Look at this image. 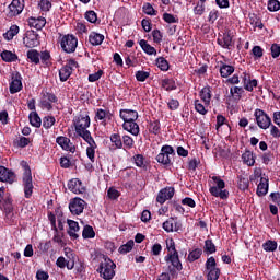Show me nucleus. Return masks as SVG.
Masks as SVG:
<instances>
[{"mask_svg": "<svg viewBox=\"0 0 280 280\" xmlns=\"http://www.w3.org/2000/svg\"><path fill=\"white\" fill-rule=\"evenodd\" d=\"M164 261L167 265V272L172 279L178 278V272L183 271V261H180L179 254L166 255Z\"/></svg>", "mask_w": 280, "mask_h": 280, "instance_id": "nucleus-1", "label": "nucleus"}, {"mask_svg": "<svg viewBox=\"0 0 280 280\" xmlns=\"http://www.w3.org/2000/svg\"><path fill=\"white\" fill-rule=\"evenodd\" d=\"M172 156H176V151L174 150V147L164 144L161 148L160 153L156 155L155 160L160 165H164V167H170L173 165L172 163Z\"/></svg>", "mask_w": 280, "mask_h": 280, "instance_id": "nucleus-2", "label": "nucleus"}, {"mask_svg": "<svg viewBox=\"0 0 280 280\" xmlns=\"http://www.w3.org/2000/svg\"><path fill=\"white\" fill-rule=\"evenodd\" d=\"M72 124L78 137H80V135L89 132L88 128H91V116L89 114H79L73 118Z\"/></svg>", "mask_w": 280, "mask_h": 280, "instance_id": "nucleus-3", "label": "nucleus"}, {"mask_svg": "<svg viewBox=\"0 0 280 280\" xmlns=\"http://www.w3.org/2000/svg\"><path fill=\"white\" fill-rule=\"evenodd\" d=\"M115 268H117V265L110 258L106 257L100 264L97 272H100L102 279L110 280L115 278Z\"/></svg>", "mask_w": 280, "mask_h": 280, "instance_id": "nucleus-4", "label": "nucleus"}, {"mask_svg": "<svg viewBox=\"0 0 280 280\" xmlns=\"http://www.w3.org/2000/svg\"><path fill=\"white\" fill-rule=\"evenodd\" d=\"M60 47L66 54H75V49H78V37L73 34L63 35L60 39Z\"/></svg>", "mask_w": 280, "mask_h": 280, "instance_id": "nucleus-5", "label": "nucleus"}, {"mask_svg": "<svg viewBox=\"0 0 280 280\" xmlns=\"http://www.w3.org/2000/svg\"><path fill=\"white\" fill-rule=\"evenodd\" d=\"M78 67H80V65L78 61H75V59H68L66 65L59 70L60 82H67Z\"/></svg>", "mask_w": 280, "mask_h": 280, "instance_id": "nucleus-6", "label": "nucleus"}, {"mask_svg": "<svg viewBox=\"0 0 280 280\" xmlns=\"http://www.w3.org/2000/svg\"><path fill=\"white\" fill-rule=\"evenodd\" d=\"M254 117L256 119L258 128H260L261 130H268V128L272 126V118H270V116L265 113L264 109H255Z\"/></svg>", "mask_w": 280, "mask_h": 280, "instance_id": "nucleus-7", "label": "nucleus"}, {"mask_svg": "<svg viewBox=\"0 0 280 280\" xmlns=\"http://www.w3.org/2000/svg\"><path fill=\"white\" fill-rule=\"evenodd\" d=\"M39 106L43 110H54V104H58V96L54 92H43Z\"/></svg>", "mask_w": 280, "mask_h": 280, "instance_id": "nucleus-8", "label": "nucleus"}, {"mask_svg": "<svg viewBox=\"0 0 280 280\" xmlns=\"http://www.w3.org/2000/svg\"><path fill=\"white\" fill-rule=\"evenodd\" d=\"M218 262L213 256L209 257L206 261V270H209L206 279L207 280H219L220 279V268L215 267Z\"/></svg>", "mask_w": 280, "mask_h": 280, "instance_id": "nucleus-9", "label": "nucleus"}, {"mask_svg": "<svg viewBox=\"0 0 280 280\" xmlns=\"http://www.w3.org/2000/svg\"><path fill=\"white\" fill-rule=\"evenodd\" d=\"M7 19H14L25 10V0H12L8 7Z\"/></svg>", "mask_w": 280, "mask_h": 280, "instance_id": "nucleus-10", "label": "nucleus"}, {"mask_svg": "<svg viewBox=\"0 0 280 280\" xmlns=\"http://www.w3.org/2000/svg\"><path fill=\"white\" fill-rule=\"evenodd\" d=\"M9 91L11 95H14V93H20V91H23V77L19 71L12 72Z\"/></svg>", "mask_w": 280, "mask_h": 280, "instance_id": "nucleus-11", "label": "nucleus"}, {"mask_svg": "<svg viewBox=\"0 0 280 280\" xmlns=\"http://www.w3.org/2000/svg\"><path fill=\"white\" fill-rule=\"evenodd\" d=\"M86 205V201L80 197H75L70 200L69 202V211L72 213V215H81V213H84V206Z\"/></svg>", "mask_w": 280, "mask_h": 280, "instance_id": "nucleus-12", "label": "nucleus"}, {"mask_svg": "<svg viewBox=\"0 0 280 280\" xmlns=\"http://www.w3.org/2000/svg\"><path fill=\"white\" fill-rule=\"evenodd\" d=\"M112 119L113 113H110V109H95L94 121L100 122L101 126H108V121H110Z\"/></svg>", "mask_w": 280, "mask_h": 280, "instance_id": "nucleus-13", "label": "nucleus"}, {"mask_svg": "<svg viewBox=\"0 0 280 280\" xmlns=\"http://www.w3.org/2000/svg\"><path fill=\"white\" fill-rule=\"evenodd\" d=\"M174 194H176L174 187L166 186L158 192L156 202H159V205H165L167 200H172L174 198Z\"/></svg>", "mask_w": 280, "mask_h": 280, "instance_id": "nucleus-14", "label": "nucleus"}, {"mask_svg": "<svg viewBox=\"0 0 280 280\" xmlns=\"http://www.w3.org/2000/svg\"><path fill=\"white\" fill-rule=\"evenodd\" d=\"M0 183L14 185V183H16V173L3 165H0Z\"/></svg>", "mask_w": 280, "mask_h": 280, "instance_id": "nucleus-15", "label": "nucleus"}, {"mask_svg": "<svg viewBox=\"0 0 280 280\" xmlns=\"http://www.w3.org/2000/svg\"><path fill=\"white\" fill-rule=\"evenodd\" d=\"M217 44L222 47V49H231L234 45L233 33H231V31H225L223 34H219Z\"/></svg>", "mask_w": 280, "mask_h": 280, "instance_id": "nucleus-16", "label": "nucleus"}, {"mask_svg": "<svg viewBox=\"0 0 280 280\" xmlns=\"http://www.w3.org/2000/svg\"><path fill=\"white\" fill-rule=\"evenodd\" d=\"M56 143L60 145L61 150H65L66 152H71V154H75V147L73 145V142H71V139H69L68 137H57Z\"/></svg>", "mask_w": 280, "mask_h": 280, "instance_id": "nucleus-17", "label": "nucleus"}, {"mask_svg": "<svg viewBox=\"0 0 280 280\" xmlns=\"http://www.w3.org/2000/svg\"><path fill=\"white\" fill-rule=\"evenodd\" d=\"M23 45L27 47V49H34V47H38V45H40V42L38 40V34H36L34 31L27 33L23 38Z\"/></svg>", "mask_w": 280, "mask_h": 280, "instance_id": "nucleus-18", "label": "nucleus"}, {"mask_svg": "<svg viewBox=\"0 0 280 280\" xmlns=\"http://www.w3.org/2000/svg\"><path fill=\"white\" fill-rule=\"evenodd\" d=\"M68 189L72 191V194H84L86 191V187L82 185V180L79 178H72L68 182Z\"/></svg>", "mask_w": 280, "mask_h": 280, "instance_id": "nucleus-19", "label": "nucleus"}, {"mask_svg": "<svg viewBox=\"0 0 280 280\" xmlns=\"http://www.w3.org/2000/svg\"><path fill=\"white\" fill-rule=\"evenodd\" d=\"M119 117L122 119L124 124L137 121V119H139V113L133 109H120Z\"/></svg>", "mask_w": 280, "mask_h": 280, "instance_id": "nucleus-20", "label": "nucleus"}, {"mask_svg": "<svg viewBox=\"0 0 280 280\" xmlns=\"http://www.w3.org/2000/svg\"><path fill=\"white\" fill-rule=\"evenodd\" d=\"M270 179L268 177H261L259 184L257 185L256 194L259 198H264L268 194L270 187Z\"/></svg>", "mask_w": 280, "mask_h": 280, "instance_id": "nucleus-21", "label": "nucleus"}, {"mask_svg": "<svg viewBox=\"0 0 280 280\" xmlns=\"http://www.w3.org/2000/svg\"><path fill=\"white\" fill-rule=\"evenodd\" d=\"M22 185L24 189V197L32 198L34 194V182L32 177L22 178Z\"/></svg>", "mask_w": 280, "mask_h": 280, "instance_id": "nucleus-22", "label": "nucleus"}, {"mask_svg": "<svg viewBox=\"0 0 280 280\" xmlns=\"http://www.w3.org/2000/svg\"><path fill=\"white\" fill-rule=\"evenodd\" d=\"M28 25L30 27H34L35 30H43L45 25H47V19L40 16V18H30L28 19Z\"/></svg>", "mask_w": 280, "mask_h": 280, "instance_id": "nucleus-23", "label": "nucleus"}, {"mask_svg": "<svg viewBox=\"0 0 280 280\" xmlns=\"http://www.w3.org/2000/svg\"><path fill=\"white\" fill-rule=\"evenodd\" d=\"M68 235L71 237V240H78V231H80V224L77 221L68 219Z\"/></svg>", "mask_w": 280, "mask_h": 280, "instance_id": "nucleus-24", "label": "nucleus"}, {"mask_svg": "<svg viewBox=\"0 0 280 280\" xmlns=\"http://www.w3.org/2000/svg\"><path fill=\"white\" fill-rule=\"evenodd\" d=\"M243 84H244L245 91L253 93V89L257 88L258 82H257V79L250 80V75L244 73Z\"/></svg>", "mask_w": 280, "mask_h": 280, "instance_id": "nucleus-25", "label": "nucleus"}, {"mask_svg": "<svg viewBox=\"0 0 280 280\" xmlns=\"http://www.w3.org/2000/svg\"><path fill=\"white\" fill-rule=\"evenodd\" d=\"M122 128L127 132H130V135H133V137H138L140 132L139 124H137V121L124 122Z\"/></svg>", "mask_w": 280, "mask_h": 280, "instance_id": "nucleus-26", "label": "nucleus"}, {"mask_svg": "<svg viewBox=\"0 0 280 280\" xmlns=\"http://www.w3.org/2000/svg\"><path fill=\"white\" fill-rule=\"evenodd\" d=\"M89 43L93 47H97L104 43V35L97 33V32H91L89 35Z\"/></svg>", "mask_w": 280, "mask_h": 280, "instance_id": "nucleus-27", "label": "nucleus"}, {"mask_svg": "<svg viewBox=\"0 0 280 280\" xmlns=\"http://www.w3.org/2000/svg\"><path fill=\"white\" fill-rule=\"evenodd\" d=\"M199 96L202 100V102L205 103V106H209V104H211V86L207 85L205 86L200 92H199Z\"/></svg>", "mask_w": 280, "mask_h": 280, "instance_id": "nucleus-28", "label": "nucleus"}, {"mask_svg": "<svg viewBox=\"0 0 280 280\" xmlns=\"http://www.w3.org/2000/svg\"><path fill=\"white\" fill-rule=\"evenodd\" d=\"M139 45L141 47L142 51H144V54H147L148 56H156V48H154V46L150 45L148 43V40L141 39L139 42Z\"/></svg>", "mask_w": 280, "mask_h": 280, "instance_id": "nucleus-29", "label": "nucleus"}, {"mask_svg": "<svg viewBox=\"0 0 280 280\" xmlns=\"http://www.w3.org/2000/svg\"><path fill=\"white\" fill-rule=\"evenodd\" d=\"M233 73H235V67L231 65H226L221 61V65H220L221 78H229V75H233Z\"/></svg>", "mask_w": 280, "mask_h": 280, "instance_id": "nucleus-30", "label": "nucleus"}, {"mask_svg": "<svg viewBox=\"0 0 280 280\" xmlns=\"http://www.w3.org/2000/svg\"><path fill=\"white\" fill-rule=\"evenodd\" d=\"M28 120L33 128H40V126H43V119L37 112H31L28 115Z\"/></svg>", "mask_w": 280, "mask_h": 280, "instance_id": "nucleus-31", "label": "nucleus"}, {"mask_svg": "<svg viewBox=\"0 0 280 280\" xmlns=\"http://www.w3.org/2000/svg\"><path fill=\"white\" fill-rule=\"evenodd\" d=\"M242 160L245 165H248V167H253V165H255V154L250 150H246L242 154Z\"/></svg>", "mask_w": 280, "mask_h": 280, "instance_id": "nucleus-32", "label": "nucleus"}, {"mask_svg": "<svg viewBox=\"0 0 280 280\" xmlns=\"http://www.w3.org/2000/svg\"><path fill=\"white\" fill-rule=\"evenodd\" d=\"M211 196H214V198H221V200H228L229 199V190L221 189L218 190L215 187H210L209 189Z\"/></svg>", "mask_w": 280, "mask_h": 280, "instance_id": "nucleus-33", "label": "nucleus"}, {"mask_svg": "<svg viewBox=\"0 0 280 280\" xmlns=\"http://www.w3.org/2000/svg\"><path fill=\"white\" fill-rule=\"evenodd\" d=\"M26 57L33 65H40V52L36 49H30L26 52Z\"/></svg>", "mask_w": 280, "mask_h": 280, "instance_id": "nucleus-34", "label": "nucleus"}, {"mask_svg": "<svg viewBox=\"0 0 280 280\" xmlns=\"http://www.w3.org/2000/svg\"><path fill=\"white\" fill-rule=\"evenodd\" d=\"M161 86L164 89V91H176V81L174 79H162Z\"/></svg>", "mask_w": 280, "mask_h": 280, "instance_id": "nucleus-35", "label": "nucleus"}, {"mask_svg": "<svg viewBox=\"0 0 280 280\" xmlns=\"http://www.w3.org/2000/svg\"><path fill=\"white\" fill-rule=\"evenodd\" d=\"M0 56L3 62H16L19 60V56L10 50H3Z\"/></svg>", "mask_w": 280, "mask_h": 280, "instance_id": "nucleus-36", "label": "nucleus"}, {"mask_svg": "<svg viewBox=\"0 0 280 280\" xmlns=\"http://www.w3.org/2000/svg\"><path fill=\"white\" fill-rule=\"evenodd\" d=\"M200 257H202V248H195L189 250L187 261H189V264H194V261H198Z\"/></svg>", "mask_w": 280, "mask_h": 280, "instance_id": "nucleus-37", "label": "nucleus"}, {"mask_svg": "<svg viewBox=\"0 0 280 280\" xmlns=\"http://www.w3.org/2000/svg\"><path fill=\"white\" fill-rule=\"evenodd\" d=\"M218 252V247H215V244L212 240H206L205 246H203V253L205 255H213Z\"/></svg>", "mask_w": 280, "mask_h": 280, "instance_id": "nucleus-38", "label": "nucleus"}, {"mask_svg": "<svg viewBox=\"0 0 280 280\" xmlns=\"http://www.w3.org/2000/svg\"><path fill=\"white\" fill-rule=\"evenodd\" d=\"M149 132L150 135H161V120L155 119L149 122Z\"/></svg>", "mask_w": 280, "mask_h": 280, "instance_id": "nucleus-39", "label": "nucleus"}, {"mask_svg": "<svg viewBox=\"0 0 280 280\" xmlns=\"http://www.w3.org/2000/svg\"><path fill=\"white\" fill-rule=\"evenodd\" d=\"M112 143L115 145L116 150H121L124 148V138L119 133H112L109 137Z\"/></svg>", "mask_w": 280, "mask_h": 280, "instance_id": "nucleus-40", "label": "nucleus"}, {"mask_svg": "<svg viewBox=\"0 0 280 280\" xmlns=\"http://www.w3.org/2000/svg\"><path fill=\"white\" fill-rule=\"evenodd\" d=\"M176 224L177 223L174 221V218H170L163 223L162 226L166 233H174V231H178Z\"/></svg>", "mask_w": 280, "mask_h": 280, "instance_id": "nucleus-41", "label": "nucleus"}, {"mask_svg": "<svg viewBox=\"0 0 280 280\" xmlns=\"http://www.w3.org/2000/svg\"><path fill=\"white\" fill-rule=\"evenodd\" d=\"M249 23L254 27H258V30H264V23H261V19L255 14V13H249L248 14Z\"/></svg>", "mask_w": 280, "mask_h": 280, "instance_id": "nucleus-42", "label": "nucleus"}, {"mask_svg": "<svg viewBox=\"0 0 280 280\" xmlns=\"http://www.w3.org/2000/svg\"><path fill=\"white\" fill-rule=\"evenodd\" d=\"M79 137L86 141L89 145L88 148H97V142H95V139H93V136H91V131H85L81 133Z\"/></svg>", "mask_w": 280, "mask_h": 280, "instance_id": "nucleus-43", "label": "nucleus"}, {"mask_svg": "<svg viewBox=\"0 0 280 280\" xmlns=\"http://www.w3.org/2000/svg\"><path fill=\"white\" fill-rule=\"evenodd\" d=\"M20 28L19 25H12L10 27V30H8L4 34H3V38L5 40H12L14 38V36H16V34H19Z\"/></svg>", "mask_w": 280, "mask_h": 280, "instance_id": "nucleus-44", "label": "nucleus"}, {"mask_svg": "<svg viewBox=\"0 0 280 280\" xmlns=\"http://www.w3.org/2000/svg\"><path fill=\"white\" fill-rule=\"evenodd\" d=\"M166 255H178V249H176V242H174V238L166 240Z\"/></svg>", "mask_w": 280, "mask_h": 280, "instance_id": "nucleus-45", "label": "nucleus"}, {"mask_svg": "<svg viewBox=\"0 0 280 280\" xmlns=\"http://www.w3.org/2000/svg\"><path fill=\"white\" fill-rule=\"evenodd\" d=\"M132 248H135V241L129 240L118 248V253H120V255H127V253L132 252Z\"/></svg>", "mask_w": 280, "mask_h": 280, "instance_id": "nucleus-46", "label": "nucleus"}, {"mask_svg": "<svg viewBox=\"0 0 280 280\" xmlns=\"http://www.w3.org/2000/svg\"><path fill=\"white\" fill-rule=\"evenodd\" d=\"M155 65L161 71H170V62L164 57H158Z\"/></svg>", "mask_w": 280, "mask_h": 280, "instance_id": "nucleus-47", "label": "nucleus"}, {"mask_svg": "<svg viewBox=\"0 0 280 280\" xmlns=\"http://www.w3.org/2000/svg\"><path fill=\"white\" fill-rule=\"evenodd\" d=\"M43 128H45V130H49L51 127H54L56 125V117L48 115L45 116L43 118Z\"/></svg>", "mask_w": 280, "mask_h": 280, "instance_id": "nucleus-48", "label": "nucleus"}, {"mask_svg": "<svg viewBox=\"0 0 280 280\" xmlns=\"http://www.w3.org/2000/svg\"><path fill=\"white\" fill-rule=\"evenodd\" d=\"M20 165L23 170L22 178H32V168L30 167V164L27 163V161L22 160L20 162Z\"/></svg>", "mask_w": 280, "mask_h": 280, "instance_id": "nucleus-49", "label": "nucleus"}, {"mask_svg": "<svg viewBox=\"0 0 280 280\" xmlns=\"http://www.w3.org/2000/svg\"><path fill=\"white\" fill-rule=\"evenodd\" d=\"M277 241L268 240L262 244V248L266 253H275L277 250Z\"/></svg>", "mask_w": 280, "mask_h": 280, "instance_id": "nucleus-50", "label": "nucleus"}, {"mask_svg": "<svg viewBox=\"0 0 280 280\" xmlns=\"http://www.w3.org/2000/svg\"><path fill=\"white\" fill-rule=\"evenodd\" d=\"M82 237L83 240H93V237H95V230H93V226L85 225L83 228Z\"/></svg>", "mask_w": 280, "mask_h": 280, "instance_id": "nucleus-51", "label": "nucleus"}, {"mask_svg": "<svg viewBox=\"0 0 280 280\" xmlns=\"http://www.w3.org/2000/svg\"><path fill=\"white\" fill-rule=\"evenodd\" d=\"M122 148L124 150H132L135 148V139L130 136H122Z\"/></svg>", "mask_w": 280, "mask_h": 280, "instance_id": "nucleus-52", "label": "nucleus"}, {"mask_svg": "<svg viewBox=\"0 0 280 280\" xmlns=\"http://www.w3.org/2000/svg\"><path fill=\"white\" fill-rule=\"evenodd\" d=\"M142 11L144 14H148V16H156V14H159V11H156L154 7L150 4V2L143 4Z\"/></svg>", "mask_w": 280, "mask_h": 280, "instance_id": "nucleus-53", "label": "nucleus"}, {"mask_svg": "<svg viewBox=\"0 0 280 280\" xmlns=\"http://www.w3.org/2000/svg\"><path fill=\"white\" fill-rule=\"evenodd\" d=\"M238 189H241V191H246V189H248V187H250V180L248 179V177H238Z\"/></svg>", "mask_w": 280, "mask_h": 280, "instance_id": "nucleus-54", "label": "nucleus"}, {"mask_svg": "<svg viewBox=\"0 0 280 280\" xmlns=\"http://www.w3.org/2000/svg\"><path fill=\"white\" fill-rule=\"evenodd\" d=\"M135 165L145 170V158L142 154L133 155Z\"/></svg>", "mask_w": 280, "mask_h": 280, "instance_id": "nucleus-55", "label": "nucleus"}, {"mask_svg": "<svg viewBox=\"0 0 280 280\" xmlns=\"http://www.w3.org/2000/svg\"><path fill=\"white\" fill-rule=\"evenodd\" d=\"M252 55L254 56V60H260V58H264V48L261 46H254Z\"/></svg>", "mask_w": 280, "mask_h": 280, "instance_id": "nucleus-56", "label": "nucleus"}, {"mask_svg": "<svg viewBox=\"0 0 280 280\" xmlns=\"http://www.w3.org/2000/svg\"><path fill=\"white\" fill-rule=\"evenodd\" d=\"M32 143V139L27 138V137H23L21 136L16 141H15V145H18V148H27L28 144Z\"/></svg>", "mask_w": 280, "mask_h": 280, "instance_id": "nucleus-57", "label": "nucleus"}, {"mask_svg": "<svg viewBox=\"0 0 280 280\" xmlns=\"http://www.w3.org/2000/svg\"><path fill=\"white\" fill-rule=\"evenodd\" d=\"M84 19L89 23H97V13L93 10L86 11L84 14Z\"/></svg>", "mask_w": 280, "mask_h": 280, "instance_id": "nucleus-58", "label": "nucleus"}, {"mask_svg": "<svg viewBox=\"0 0 280 280\" xmlns=\"http://www.w3.org/2000/svg\"><path fill=\"white\" fill-rule=\"evenodd\" d=\"M119 196H121V192H119V190H117L115 187L108 188L107 198H109V200H117Z\"/></svg>", "mask_w": 280, "mask_h": 280, "instance_id": "nucleus-59", "label": "nucleus"}, {"mask_svg": "<svg viewBox=\"0 0 280 280\" xmlns=\"http://www.w3.org/2000/svg\"><path fill=\"white\" fill-rule=\"evenodd\" d=\"M267 8H268L269 12H279V10H280L279 0H269Z\"/></svg>", "mask_w": 280, "mask_h": 280, "instance_id": "nucleus-60", "label": "nucleus"}, {"mask_svg": "<svg viewBox=\"0 0 280 280\" xmlns=\"http://www.w3.org/2000/svg\"><path fill=\"white\" fill-rule=\"evenodd\" d=\"M152 37L153 43H156V45H160V43L163 42V33L159 28L152 31Z\"/></svg>", "mask_w": 280, "mask_h": 280, "instance_id": "nucleus-61", "label": "nucleus"}, {"mask_svg": "<svg viewBox=\"0 0 280 280\" xmlns=\"http://www.w3.org/2000/svg\"><path fill=\"white\" fill-rule=\"evenodd\" d=\"M148 78H150V72L148 71L139 70L136 72V80L138 82H145Z\"/></svg>", "mask_w": 280, "mask_h": 280, "instance_id": "nucleus-62", "label": "nucleus"}, {"mask_svg": "<svg viewBox=\"0 0 280 280\" xmlns=\"http://www.w3.org/2000/svg\"><path fill=\"white\" fill-rule=\"evenodd\" d=\"M195 110L199 113V115H207L209 110L200 103V100H195Z\"/></svg>", "mask_w": 280, "mask_h": 280, "instance_id": "nucleus-63", "label": "nucleus"}, {"mask_svg": "<svg viewBox=\"0 0 280 280\" xmlns=\"http://www.w3.org/2000/svg\"><path fill=\"white\" fill-rule=\"evenodd\" d=\"M39 60L43 65H49V60H51V54L49 50H44L39 54Z\"/></svg>", "mask_w": 280, "mask_h": 280, "instance_id": "nucleus-64", "label": "nucleus"}]
</instances>
